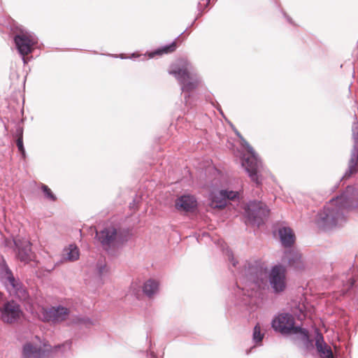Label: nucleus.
<instances>
[{"mask_svg": "<svg viewBox=\"0 0 358 358\" xmlns=\"http://www.w3.org/2000/svg\"><path fill=\"white\" fill-rule=\"evenodd\" d=\"M80 252L78 248L75 245H70L64 249L62 257L66 261L74 262L78 259Z\"/></svg>", "mask_w": 358, "mask_h": 358, "instance_id": "nucleus-23", "label": "nucleus"}, {"mask_svg": "<svg viewBox=\"0 0 358 358\" xmlns=\"http://www.w3.org/2000/svg\"><path fill=\"white\" fill-rule=\"evenodd\" d=\"M70 317V310L67 308L58 306L48 308H42L39 317L44 322L59 323Z\"/></svg>", "mask_w": 358, "mask_h": 358, "instance_id": "nucleus-11", "label": "nucleus"}, {"mask_svg": "<svg viewBox=\"0 0 358 358\" xmlns=\"http://www.w3.org/2000/svg\"><path fill=\"white\" fill-rule=\"evenodd\" d=\"M176 49V42H173L169 45H166L153 52L148 54L149 58H153L156 55H162L163 54H167L173 52Z\"/></svg>", "mask_w": 358, "mask_h": 358, "instance_id": "nucleus-25", "label": "nucleus"}, {"mask_svg": "<svg viewBox=\"0 0 358 358\" xmlns=\"http://www.w3.org/2000/svg\"><path fill=\"white\" fill-rule=\"evenodd\" d=\"M73 322L85 327H89L93 324L92 320L86 317H76L73 319Z\"/></svg>", "mask_w": 358, "mask_h": 358, "instance_id": "nucleus-26", "label": "nucleus"}, {"mask_svg": "<svg viewBox=\"0 0 358 358\" xmlns=\"http://www.w3.org/2000/svg\"><path fill=\"white\" fill-rule=\"evenodd\" d=\"M50 350V346L36 336L24 343L22 358H45Z\"/></svg>", "mask_w": 358, "mask_h": 358, "instance_id": "nucleus-9", "label": "nucleus"}, {"mask_svg": "<svg viewBox=\"0 0 358 358\" xmlns=\"http://www.w3.org/2000/svg\"><path fill=\"white\" fill-rule=\"evenodd\" d=\"M250 350H251V349H250V350H248V351L246 352V353H247V354H249V353H250Z\"/></svg>", "mask_w": 358, "mask_h": 358, "instance_id": "nucleus-38", "label": "nucleus"}, {"mask_svg": "<svg viewBox=\"0 0 358 358\" xmlns=\"http://www.w3.org/2000/svg\"><path fill=\"white\" fill-rule=\"evenodd\" d=\"M169 72L181 84L182 94L187 104L189 93L196 89L201 81L200 76L185 59H180L173 63L170 66Z\"/></svg>", "mask_w": 358, "mask_h": 358, "instance_id": "nucleus-3", "label": "nucleus"}, {"mask_svg": "<svg viewBox=\"0 0 358 358\" xmlns=\"http://www.w3.org/2000/svg\"><path fill=\"white\" fill-rule=\"evenodd\" d=\"M5 241H6V245H9L10 244V241H8V238H5Z\"/></svg>", "mask_w": 358, "mask_h": 358, "instance_id": "nucleus-35", "label": "nucleus"}, {"mask_svg": "<svg viewBox=\"0 0 358 358\" xmlns=\"http://www.w3.org/2000/svg\"><path fill=\"white\" fill-rule=\"evenodd\" d=\"M141 285L138 282H133L130 287V292L137 297L140 295Z\"/></svg>", "mask_w": 358, "mask_h": 358, "instance_id": "nucleus-29", "label": "nucleus"}, {"mask_svg": "<svg viewBox=\"0 0 358 358\" xmlns=\"http://www.w3.org/2000/svg\"><path fill=\"white\" fill-rule=\"evenodd\" d=\"M154 358H155V357H154Z\"/></svg>", "mask_w": 358, "mask_h": 358, "instance_id": "nucleus-39", "label": "nucleus"}, {"mask_svg": "<svg viewBox=\"0 0 358 358\" xmlns=\"http://www.w3.org/2000/svg\"><path fill=\"white\" fill-rule=\"evenodd\" d=\"M269 284L275 293H280L287 287L286 269L281 265L273 266L268 275L265 268L257 264L245 263L241 271L242 287H238V294L243 293L248 297H257L259 292Z\"/></svg>", "mask_w": 358, "mask_h": 358, "instance_id": "nucleus-1", "label": "nucleus"}, {"mask_svg": "<svg viewBox=\"0 0 358 358\" xmlns=\"http://www.w3.org/2000/svg\"><path fill=\"white\" fill-rule=\"evenodd\" d=\"M355 280L353 278V276H348V277H347L346 285H344L345 287H346V289H348L350 287H352L354 283H355Z\"/></svg>", "mask_w": 358, "mask_h": 358, "instance_id": "nucleus-32", "label": "nucleus"}, {"mask_svg": "<svg viewBox=\"0 0 358 358\" xmlns=\"http://www.w3.org/2000/svg\"><path fill=\"white\" fill-rule=\"evenodd\" d=\"M3 293H1V292H0V299H1L3 298Z\"/></svg>", "mask_w": 358, "mask_h": 358, "instance_id": "nucleus-37", "label": "nucleus"}, {"mask_svg": "<svg viewBox=\"0 0 358 358\" xmlns=\"http://www.w3.org/2000/svg\"><path fill=\"white\" fill-rule=\"evenodd\" d=\"M358 210V188L349 186L338 196L324 206L316 220L317 225L324 229L342 226L350 210Z\"/></svg>", "mask_w": 358, "mask_h": 358, "instance_id": "nucleus-2", "label": "nucleus"}, {"mask_svg": "<svg viewBox=\"0 0 358 358\" xmlns=\"http://www.w3.org/2000/svg\"><path fill=\"white\" fill-rule=\"evenodd\" d=\"M143 291L147 296H153L159 291V282L154 279H148L143 286Z\"/></svg>", "mask_w": 358, "mask_h": 358, "instance_id": "nucleus-22", "label": "nucleus"}, {"mask_svg": "<svg viewBox=\"0 0 358 358\" xmlns=\"http://www.w3.org/2000/svg\"><path fill=\"white\" fill-rule=\"evenodd\" d=\"M237 135L240 137L241 145L245 152L243 154L241 153L242 158V166L248 173L251 180L255 182L257 184H259L260 181L259 179V173L262 168V164L258 159V157L252 148L242 136H240L238 132Z\"/></svg>", "mask_w": 358, "mask_h": 358, "instance_id": "nucleus-5", "label": "nucleus"}, {"mask_svg": "<svg viewBox=\"0 0 358 358\" xmlns=\"http://www.w3.org/2000/svg\"><path fill=\"white\" fill-rule=\"evenodd\" d=\"M238 197V192L220 190L211 194L210 206L212 208L222 209L227 206L228 200H235Z\"/></svg>", "mask_w": 358, "mask_h": 358, "instance_id": "nucleus-13", "label": "nucleus"}, {"mask_svg": "<svg viewBox=\"0 0 358 358\" xmlns=\"http://www.w3.org/2000/svg\"><path fill=\"white\" fill-rule=\"evenodd\" d=\"M279 236L282 244L285 247L291 246L295 241V236L293 231L287 227H282L278 230Z\"/></svg>", "mask_w": 358, "mask_h": 358, "instance_id": "nucleus-20", "label": "nucleus"}, {"mask_svg": "<svg viewBox=\"0 0 358 358\" xmlns=\"http://www.w3.org/2000/svg\"><path fill=\"white\" fill-rule=\"evenodd\" d=\"M293 311L294 314L298 315L299 320H302V317H311L314 312V308L308 303L303 302L299 303Z\"/></svg>", "mask_w": 358, "mask_h": 358, "instance_id": "nucleus-21", "label": "nucleus"}, {"mask_svg": "<svg viewBox=\"0 0 358 358\" xmlns=\"http://www.w3.org/2000/svg\"><path fill=\"white\" fill-rule=\"evenodd\" d=\"M41 189H42L43 192L44 193L45 196L48 199L52 201L56 200L55 195L52 193L51 189L47 185H42Z\"/></svg>", "mask_w": 358, "mask_h": 358, "instance_id": "nucleus-28", "label": "nucleus"}, {"mask_svg": "<svg viewBox=\"0 0 358 358\" xmlns=\"http://www.w3.org/2000/svg\"><path fill=\"white\" fill-rule=\"evenodd\" d=\"M354 145L351 153V158L349 162L348 171L345 177H349L350 175L357 172L358 169V122L353 124L352 127Z\"/></svg>", "mask_w": 358, "mask_h": 358, "instance_id": "nucleus-15", "label": "nucleus"}, {"mask_svg": "<svg viewBox=\"0 0 358 358\" xmlns=\"http://www.w3.org/2000/svg\"><path fill=\"white\" fill-rule=\"evenodd\" d=\"M17 250V257L22 262L27 263L34 258L31 244L27 238L13 240Z\"/></svg>", "mask_w": 358, "mask_h": 358, "instance_id": "nucleus-14", "label": "nucleus"}, {"mask_svg": "<svg viewBox=\"0 0 358 358\" xmlns=\"http://www.w3.org/2000/svg\"><path fill=\"white\" fill-rule=\"evenodd\" d=\"M15 43L19 53L22 56L24 64H27L28 59L26 55L31 53L38 43L36 36L26 29H20V31L15 36Z\"/></svg>", "mask_w": 358, "mask_h": 358, "instance_id": "nucleus-6", "label": "nucleus"}, {"mask_svg": "<svg viewBox=\"0 0 358 358\" xmlns=\"http://www.w3.org/2000/svg\"><path fill=\"white\" fill-rule=\"evenodd\" d=\"M247 222L253 225H260L268 215L269 210L262 202L252 201L244 208Z\"/></svg>", "mask_w": 358, "mask_h": 358, "instance_id": "nucleus-8", "label": "nucleus"}, {"mask_svg": "<svg viewBox=\"0 0 358 358\" xmlns=\"http://www.w3.org/2000/svg\"><path fill=\"white\" fill-rule=\"evenodd\" d=\"M282 261L296 268H301L302 266L301 255L296 250H289L285 252Z\"/></svg>", "mask_w": 358, "mask_h": 358, "instance_id": "nucleus-18", "label": "nucleus"}, {"mask_svg": "<svg viewBox=\"0 0 358 358\" xmlns=\"http://www.w3.org/2000/svg\"><path fill=\"white\" fill-rule=\"evenodd\" d=\"M210 1V0H201V1L199 2V4H200V5H202V4L205 5V3H208V2H209Z\"/></svg>", "mask_w": 358, "mask_h": 358, "instance_id": "nucleus-34", "label": "nucleus"}, {"mask_svg": "<svg viewBox=\"0 0 358 358\" xmlns=\"http://www.w3.org/2000/svg\"><path fill=\"white\" fill-rule=\"evenodd\" d=\"M22 131L20 130V136L18 138L17 141V146L19 149V150L23 154L24 152V149L23 147V142H22Z\"/></svg>", "mask_w": 358, "mask_h": 358, "instance_id": "nucleus-30", "label": "nucleus"}, {"mask_svg": "<svg viewBox=\"0 0 358 358\" xmlns=\"http://www.w3.org/2000/svg\"><path fill=\"white\" fill-rule=\"evenodd\" d=\"M98 271L100 275H103L107 271V268L103 262H101L97 265Z\"/></svg>", "mask_w": 358, "mask_h": 358, "instance_id": "nucleus-31", "label": "nucleus"}, {"mask_svg": "<svg viewBox=\"0 0 358 358\" xmlns=\"http://www.w3.org/2000/svg\"><path fill=\"white\" fill-rule=\"evenodd\" d=\"M175 206L180 211H193L197 206V201L194 196L182 195L176 200Z\"/></svg>", "mask_w": 358, "mask_h": 358, "instance_id": "nucleus-16", "label": "nucleus"}, {"mask_svg": "<svg viewBox=\"0 0 358 358\" xmlns=\"http://www.w3.org/2000/svg\"><path fill=\"white\" fill-rule=\"evenodd\" d=\"M23 316L20 305L11 299L0 303V320L13 324L18 322Z\"/></svg>", "mask_w": 358, "mask_h": 358, "instance_id": "nucleus-7", "label": "nucleus"}, {"mask_svg": "<svg viewBox=\"0 0 358 358\" xmlns=\"http://www.w3.org/2000/svg\"><path fill=\"white\" fill-rule=\"evenodd\" d=\"M231 262H232L233 266H236V263H235V262H234V259L233 258L231 259Z\"/></svg>", "mask_w": 358, "mask_h": 358, "instance_id": "nucleus-36", "label": "nucleus"}, {"mask_svg": "<svg viewBox=\"0 0 358 358\" xmlns=\"http://www.w3.org/2000/svg\"><path fill=\"white\" fill-rule=\"evenodd\" d=\"M5 289L12 297L24 302H29V294L27 287L18 278H15L4 285Z\"/></svg>", "mask_w": 358, "mask_h": 358, "instance_id": "nucleus-12", "label": "nucleus"}, {"mask_svg": "<svg viewBox=\"0 0 358 358\" xmlns=\"http://www.w3.org/2000/svg\"><path fill=\"white\" fill-rule=\"evenodd\" d=\"M15 278V276L8 267L5 259L0 255V282L4 286Z\"/></svg>", "mask_w": 358, "mask_h": 358, "instance_id": "nucleus-19", "label": "nucleus"}, {"mask_svg": "<svg viewBox=\"0 0 358 358\" xmlns=\"http://www.w3.org/2000/svg\"><path fill=\"white\" fill-rule=\"evenodd\" d=\"M96 237L106 248L115 247L126 241V234L113 226L106 227L99 233L96 231Z\"/></svg>", "mask_w": 358, "mask_h": 358, "instance_id": "nucleus-10", "label": "nucleus"}, {"mask_svg": "<svg viewBox=\"0 0 358 358\" xmlns=\"http://www.w3.org/2000/svg\"><path fill=\"white\" fill-rule=\"evenodd\" d=\"M71 348V343L70 341H66L61 345H58L55 347V351L61 352L62 354H65L70 351Z\"/></svg>", "mask_w": 358, "mask_h": 358, "instance_id": "nucleus-27", "label": "nucleus"}, {"mask_svg": "<svg viewBox=\"0 0 358 358\" xmlns=\"http://www.w3.org/2000/svg\"><path fill=\"white\" fill-rule=\"evenodd\" d=\"M315 346L317 352L322 358H335L331 351V347L324 343L323 336L317 333L315 337Z\"/></svg>", "mask_w": 358, "mask_h": 358, "instance_id": "nucleus-17", "label": "nucleus"}, {"mask_svg": "<svg viewBox=\"0 0 358 358\" xmlns=\"http://www.w3.org/2000/svg\"><path fill=\"white\" fill-rule=\"evenodd\" d=\"M139 56H140V55H138L137 53H133L129 57H126L124 54H120V55H113V57H120L121 59L136 58V57H139Z\"/></svg>", "mask_w": 358, "mask_h": 358, "instance_id": "nucleus-33", "label": "nucleus"}, {"mask_svg": "<svg viewBox=\"0 0 358 358\" xmlns=\"http://www.w3.org/2000/svg\"><path fill=\"white\" fill-rule=\"evenodd\" d=\"M266 331V327L260 323H257L255 326L252 332V341L255 343V345H261Z\"/></svg>", "mask_w": 358, "mask_h": 358, "instance_id": "nucleus-24", "label": "nucleus"}, {"mask_svg": "<svg viewBox=\"0 0 358 358\" xmlns=\"http://www.w3.org/2000/svg\"><path fill=\"white\" fill-rule=\"evenodd\" d=\"M272 327L282 334L296 335L300 340L301 346L307 350L313 348V341L310 339L308 332L305 329L295 325L294 318L292 314L282 313L277 315L272 321Z\"/></svg>", "mask_w": 358, "mask_h": 358, "instance_id": "nucleus-4", "label": "nucleus"}]
</instances>
